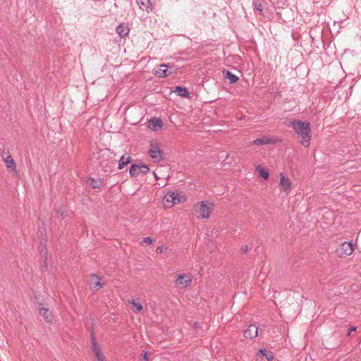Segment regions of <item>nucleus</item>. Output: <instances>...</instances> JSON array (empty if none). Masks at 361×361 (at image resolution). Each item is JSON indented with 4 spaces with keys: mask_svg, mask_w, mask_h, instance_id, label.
Listing matches in <instances>:
<instances>
[{
    "mask_svg": "<svg viewBox=\"0 0 361 361\" xmlns=\"http://www.w3.org/2000/svg\"><path fill=\"white\" fill-rule=\"evenodd\" d=\"M287 126H291L294 129L295 133L301 137V144L305 147H308L310 146L312 133L310 123L309 121H302L298 119H293L288 121Z\"/></svg>",
    "mask_w": 361,
    "mask_h": 361,
    "instance_id": "1",
    "label": "nucleus"
},
{
    "mask_svg": "<svg viewBox=\"0 0 361 361\" xmlns=\"http://www.w3.org/2000/svg\"><path fill=\"white\" fill-rule=\"evenodd\" d=\"M115 154L109 149H102L99 152L98 159L99 166L105 172H111L112 167L116 161L114 159Z\"/></svg>",
    "mask_w": 361,
    "mask_h": 361,
    "instance_id": "2",
    "label": "nucleus"
},
{
    "mask_svg": "<svg viewBox=\"0 0 361 361\" xmlns=\"http://www.w3.org/2000/svg\"><path fill=\"white\" fill-rule=\"evenodd\" d=\"M180 202V196L178 192H168L163 198V203L165 207H171L176 204Z\"/></svg>",
    "mask_w": 361,
    "mask_h": 361,
    "instance_id": "3",
    "label": "nucleus"
},
{
    "mask_svg": "<svg viewBox=\"0 0 361 361\" xmlns=\"http://www.w3.org/2000/svg\"><path fill=\"white\" fill-rule=\"evenodd\" d=\"M149 171V168L145 164H132L130 167V175L137 177L140 174L145 175Z\"/></svg>",
    "mask_w": 361,
    "mask_h": 361,
    "instance_id": "4",
    "label": "nucleus"
},
{
    "mask_svg": "<svg viewBox=\"0 0 361 361\" xmlns=\"http://www.w3.org/2000/svg\"><path fill=\"white\" fill-rule=\"evenodd\" d=\"M353 250L354 245L351 242H344L341 244L340 247L337 250V252L340 257H343L351 255Z\"/></svg>",
    "mask_w": 361,
    "mask_h": 361,
    "instance_id": "5",
    "label": "nucleus"
},
{
    "mask_svg": "<svg viewBox=\"0 0 361 361\" xmlns=\"http://www.w3.org/2000/svg\"><path fill=\"white\" fill-rule=\"evenodd\" d=\"M91 343H92V350L94 353L95 360L101 358H104V356L102 352L101 348L97 345V342L96 338L93 335L91 336Z\"/></svg>",
    "mask_w": 361,
    "mask_h": 361,
    "instance_id": "6",
    "label": "nucleus"
},
{
    "mask_svg": "<svg viewBox=\"0 0 361 361\" xmlns=\"http://www.w3.org/2000/svg\"><path fill=\"white\" fill-rule=\"evenodd\" d=\"M90 285L91 286V288L94 290H99L104 287L105 285L104 283H101L100 278L95 274H91L90 276Z\"/></svg>",
    "mask_w": 361,
    "mask_h": 361,
    "instance_id": "7",
    "label": "nucleus"
},
{
    "mask_svg": "<svg viewBox=\"0 0 361 361\" xmlns=\"http://www.w3.org/2000/svg\"><path fill=\"white\" fill-rule=\"evenodd\" d=\"M244 336L247 338H254L258 335V327L255 324H250L246 330L244 331Z\"/></svg>",
    "mask_w": 361,
    "mask_h": 361,
    "instance_id": "8",
    "label": "nucleus"
},
{
    "mask_svg": "<svg viewBox=\"0 0 361 361\" xmlns=\"http://www.w3.org/2000/svg\"><path fill=\"white\" fill-rule=\"evenodd\" d=\"M154 74L157 77H166L168 73V66L166 64H161L157 66L153 70Z\"/></svg>",
    "mask_w": 361,
    "mask_h": 361,
    "instance_id": "9",
    "label": "nucleus"
},
{
    "mask_svg": "<svg viewBox=\"0 0 361 361\" xmlns=\"http://www.w3.org/2000/svg\"><path fill=\"white\" fill-rule=\"evenodd\" d=\"M163 126V121L160 118L153 117L148 122V128L152 130H157Z\"/></svg>",
    "mask_w": 361,
    "mask_h": 361,
    "instance_id": "10",
    "label": "nucleus"
},
{
    "mask_svg": "<svg viewBox=\"0 0 361 361\" xmlns=\"http://www.w3.org/2000/svg\"><path fill=\"white\" fill-rule=\"evenodd\" d=\"M116 32L117 34L121 37L123 38L126 37L129 32L130 29L128 27V25L126 23H121L116 27Z\"/></svg>",
    "mask_w": 361,
    "mask_h": 361,
    "instance_id": "11",
    "label": "nucleus"
},
{
    "mask_svg": "<svg viewBox=\"0 0 361 361\" xmlns=\"http://www.w3.org/2000/svg\"><path fill=\"white\" fill-rule=\"evenodd\" d=\"M187 98L190 101H196L197 99V94L193 91H189L185 87H182V99Z\"/></svg>",
    "mask_w": 361,
    "mask_h": 361,
    "instance_id": "12",
    "label": "nucleus"
},
{
    "mask_svg": "<svg viewBox=\"0 0 361 361\" xmlns=\"http://www.w3.org/2000/svg\"><path fill=\"white\" fill-rule=\"evenodd\" d=\"M223 76L229 80V82L231 84H234L235 82H238V80H239V78L233 74L232 72H231L230 71L228 70H226V69H224L223 71Z\"/></svg>",
    "mask_w": 361,
    "mask_h": 361,
    "instance_id": "13",
    "label": "nucleus"
},
{
    "mask_svg": "<svg viewBox=\"0 0 361 361\" xmlns=\"http://www.w3.org/2000/svg\"><path fill=\"white\" fill-rule=\"evenodd\" d=\"M275 141L270 137L263 136L262 137L257 138L252 141V144L255 145H264L268 144H273Z\"/></svg>",
    "mask_w": 361,
    "mask_h": 361,
    "instance_id": "14",
    "label": "nucleus"
},
{
    "mask_svg": "<svg viewBox=\"0 0 361 361\" xmlns=\"http://www.w3.org/2000/svg\"><path fill=\"white\" fill-rule=\"evenodd\" d=\"M39 311L47 322L51 323L52 322L53 316L48 308L41 307L39 308Z\"/></svg>",
    "mask_w": 361,
    "mask_h": 361,
    "instance_id": "15",
    "label": "nucleus"
},
{
    "mask_svg": "<svg viewBox=\"0 0 361 361\" xmlns=\"http://www.w3.org/2000/svg\"><path fill=\"white\" fill-rule=\"evenodd\" d=\"M291 183L290 180L286 178L283 174L280 173V186L284 191H288L290 189Z\"/></svg>",
    "mask_w": 361,
    "mask_h": 361,
    "instance_id": "16",
    "label": "nucleus"
},
{
    "mask_svg": "<svg viewBox=\"0 0 361 361\" xmlns=\"http://www.w3.org/2000/svg\"><path fill=\"white\" fill-rule=\"evenodd\" d=\"M209 208L204 202H202L199 208V216L202 219H207L209 217Z\"/></svg>",
    "mask_w": 361,
    "mask_h": 361,
    "instance_id": "17",
    "label": "nucleus"
},
{
    "mask_svg": "<svg viewBox=\"0 0 361 361\" xmlns=\"http://www.w3.org/2000/svg\"><path fill=\"white\" fill-rule=\"evenodd\" d=\"M257 355L258 356H259V357H261V356L266 357V358H267V360L268 361H272L273 359H274L273 353L271 351H268L265 348H260V349H259V350L257 351Z\"/></svg>",
    "mask_w": 361,
    "mask_h": 361,
    "instance_id": "18",
    "label": "nucleus"
},
{
    "mask_svg": "<svg viewBox=\"0 0 361 361\" xmlns=\"http://www.w3.org/2000/svg\"><path fill=\"white\" fill-rule=\"evenodd\" d=\"M132 161V158L130 156H128L127 157H125V155H123L119 161H118V169L119 170L122 169L124 168V166H126V165H128V164H130V162Z\"/></svg>",
    "mask_w": 361,
    "mask_h": 361,
    "instance_id": "19",
    "label": "nucleus"
},
{
    "mask_svg": "<svg viewBox=\"0 0 361 361\" xmlns=\"http://www.w3.org/2000/svg\"><path fill=\"white\" fill-rule=\"evenodd\" d=\"M192 276L190 274H182V288L188 287L192 282Z\"/></svg>",
    "mask_w": 361,
    "mask_h": 361,
    "instance_id": "20",
    "label": "nucleus"
},
{
    "mask_svg": "<svg viewBox=\"0 0 361 361\" xmlns=\"http://www.w3.org/2000/svg\"><path fill=\"white\" fill-rule=\"evenodd\" d=\"M88 182H89L90 186L93 189L99 188L103 183V181L102 179L96 180L92 178H90L88 179Z\"/></svg>",
    "mask_w": 361,
    "mask_h": 361,
    "instance_id": "21",
    "label": "nucleus"
},
{
    "mask_svg": "<svg viewBox=\"0 0 361 361\" xmlns=\"http://www.w3.org/2000/svg\"><path fill=\"white\" fill-rule=\"evenodd\" d=\"M140 9L148 12L149 5H151L150 0H136Z\"/></svg>",
    "mask_w": 361,
    "mask_h": 361,
    "instance_id": "22",
    "label": "nucleus"
},
{
    "mask_svg": "<svg viewBox=\"0 0 361 361\" xmlns=\"http://www.w3.org/2000/svg\"><path fill=\"white\" fill-rule=\"evenodd\" d=\"M152 159H161V152L158 148H152L148 152Z\"/></svg>",
    "mask_w": 361,
    "mask_h": 361,
    "instance_id": "23",
    "label": "nucleus"
},
{
    "mask_svg": "<svg viewBox=\"0 0 361 361\" xmlns=\"http://www.w3.org/2000/svg\"><path fill=\"white\" fill-rule=\"evenodd\" d=\"M257 171H258L259 176L262 178L263 179L266 180L269 178V173L268 170L259 166L257 168Z\"/></svg>",
    "mask_w": 361,
    "mask_h": 361,
    "instance_id": "24",
    "label": "nucleus"
},
{
    "mask_svg": "<svg viewBox=\"0 0 361 361\" xmlns=\"http://www.w3.org/2000/svg\"><path fill=\"white\" fill-rule=\"evenodd\" d=\"M5 164L8 169H14L16 167L15 161L10 155L5 159Z\"/></svg>",
    "mask_w": 361,
    "mask_h": 361,
    "instance_id": "25",
    "label": "nucleus"
},
{
    "mask_svg": "<svg viewBox=\"0 0 361 361\" xmlns=\"http://www.w3.org/2000/svg\"><path fill=\"white\" fill-rule=\"evenodd\" d=\"M253 8L255 10H257L260 13L263 11V6L259 1H253Z\"/></svg>",
    "mask_w": 361,
    "mask_h": 361,
    "instance_id": "26",
    "label": "nucleus"
},
{
    "mask_svg": "<svg viewBox=\"0 0 361 361\" xmlns=\"http://www.w3.org/2000/svg\"><path fill=\"white\" fill-rule=\"evenodd\" d=\"M192 328L194 333L196 334H200V331L202 330L200 324L197 322L192 323Z\"/></svg>",
    "mask_w": 361,
    "mask_h": 361,
    "instance_id": "27",
    "label": "nucleus"
},
{
    "mask_svg": "<svg viewBox=\"0 0 361 361\" xmlns=\"http://www.w3.org/2000/svg\"><path fill=\"white\" fill-rule=\"evenodd\" d=\"M131 304L136 307L137 312H140L143 310L142 305L140 303L136 302L135 300H132Z\"/></svg>",
    "mask_w": 361,
    "mask_h": 361,
    "instance_id": "28",
    "label": "nucleus"
},
{
    "mask_svg": "<svg viewBox=\"0 0 361 361\" xmlns=\"http://www.w3.org/2000/svg\"><path fill=\"white\" fill-rule=\"evenodd\" d=\"M153 242L152 239L150 238V237H146V238H144L142 240V243H146L147 245H150L152 244Z\"/></svg>",
    "mask_w": 361,
    "mask_h": 361,
    "instance_id": "29",
    "label": "nucleus"
},
{
    "mask_svg": "<svg viewBox=\"0 0 361 361\" xmlns=\"http://www.w3.org/2000/svg\"><path fill=\"white\" fill-rule=\"evenodd\" d=\"M149 359L147 353V351H145L142 355V358L141 361H149Z\"/></svg>",
    "mask_w": 361,
    "mask_h": 361,
    "instance_id": "30",
    "label": "nucleus"
},
{
    "mask_svg": "<svg viewBox=\"0 0 361 361\" xmlns=\"http://www.w3.org/2000/svg\"><path fill=\"white\" fill-rule=\"evenodd\" d=\"M174 92L177 94V95L180 96V85L176 86L175 87Z\"/></svg>",
    "mask_w": 361,
    "mask_h": 361,
    "instance_id": "31",
    "label": "nucleus"
},
{
    "mask_svg": "<svg viewBox=\"0 0 361 361\" xmlns=\"http://www.w3.org/2000/svg\"><path fill=\"white\" fill-rule=\"evenodd\" d=\"M176 285L180 284V274H177L176 275Z\"/></svg>",
    "mask_w": 361,
    "mask_h": 361,
    "instance_id": "32",
    "label": "nucleus"
},
{
    "mask_svg": "<svg viewBox=\"0 0 361 361\" xmlns=\"http://www.w3.org/2000/svg\"><path fill=\"white\" fill-rule=\"evenodd\" d=\"M247 250H248V247H247V245L243 246V247H242V248H241V252H242V253H243V254L247 253Z\"/></svg>",
    "mask_w": 361,
    "mask_h": 361,
    "instance_id": "33",
    "label": "nucleus"
},
{
    "mask_svg": "<svg viewBox=\"0 0 361 361\" xmlns=\"http://www.w3.org/2000/svg\"><path fill=\"white\" fill-rule=\"evenodd\" d=\"M162 252H163V247L161 246L157 247V249H156L157 253H161Z\"/></svg>",
    "mask_w": 361,
    "mask_h": 361,
    "instance_id": "34",
    "label": "nucleus"
},
{
    "mask_svg": "<svg viewBox=\"0 0 361 361\" xmlns=\"http://www.w3.org/2000/svg\"><path fill=\"white\" fill-rule=\"evenodd\" d=\"M355 330H356V327L351 326L350 327V329H349V333L348 334H350V331H355Z\"/></svg>",
    "mask_w": 361,
    "mask_h": 361,
    "instance_id": "35",
    "label": "nucleus"
},
{
    "mask_svg": "<svg viewBox=\"0 0 361 361\" xmlns=\"http://www.w3.org/2000/svg\"><path fill=\"white\" fill-rule=\"evenodd\" d=\"M326 348L329 350H334L335 347H326Z\"/></svg>",
    "mask_w": 361,
    "mask_h": 361,
    "instance_id": "36",
    "label": "nucleus"
},
{
    "mask_svg": "<svg viewBox=\"0 0 361 361\" xmlns=\"http://www.w3.org/2000/svg\"><path fill=\"white\" fill-rule=\"evenodd\" d=\"M96 361H104V358H101V360L97 359V360H96Z\"/></svg>",
    "mask_w": 361,
    "mask_h": 361,
    "instance_id": "37",
    "label": "nucleus"
},
{
    "mask_svg": "<svg viewBox=\"0 0 361 361\" xmlns=\"http://www.w3.org/2000/svg\"><path fill=\"white\" fill-rule=\"evenodd\" d=\"M181 198H182V202L185 200V199L184 198L183 195L181 196Z\"/></svg>",
    "mask_w": 361,
    "mask_h": 361,
    "instance_id": "38",
    "label": "nucleus"
},
{
    "mask_svg": "<svg viewBox=\"0 0 361 361\" xmlns=\"http://www.w3.org/2000/svg\"><path fill=\"white\" fill-rule=\"evenodd\" d=\"M153 173H154V178H155L156 179H158V177L157 176V174H156L154 172Z\"/></svg>",
    "mask_w": 361,
    "mask_h": 361,
    "instance_id": "39",
    "label": "nucleus"
}]
</instances>
